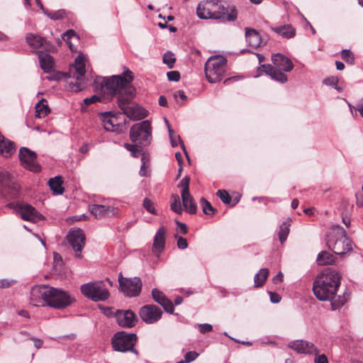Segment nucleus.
<instances>
[{
	"mask_svg": "<svg viewBox=\"0 0 363 363\" xmlns=\"http://www.w3.org/2000/svg\"><path fill=\"white\" fill-rule=\"evenodd\" d=\"M119 116V113L116 114L111 111L101 113L100 119L107 131L119 132L122 130L123 124Z\"/></svg>",
	"mask_w": 363,
	"mask_h": 363,
	"instance_id": "obj_14",
	"label": "nucleus"
},
{
	"mask_svg": "<svg viewBox=\"0 0 363 363\" xmlns=\"http://www.w3.org/2000/svg\"><path fill=\"white\" fill-rule=\"evenodd\" d=\"M38 58L41 69L46 73L50 72L54 67L53 57L48 54L40 52Z\"/></svg>",
	"mask_w": 363,
	"mask_h": 363,
	"instance_id": "obj_28",
	"label": "nucleus"
},
{
	"mask_svg": "<svg viewBox=\"0 0 363 363\" xmlns=\"http://www.w3.org/2000/svg\"><path fill=\"white\" fill-rule=\"evenodd\" d=\"M340 229L341 237L334 242L333 250L337 255H343L352 250L353 242L347 237L346 231L342 228H340Z\"/></svg>",
	"mask_w": 363,
	"mask_h": 363,
	"instance_id": "obj_16",
	"label": "nucleus"
},
{
	"mask_svg": "<svg viewBox=\"0 0 363 363\" xmlns=\"http://www.w3.org/2000/svg\"><path fill=\"white\" fill-rule=\"evenodd\" d=\"M121 291L128 297H136L140 295L142 289V281L139 277H123L120 274L118 277Z\"/></svg>",
	"mask_w": 363,
	"mask_h": 363,
	"instance_id": "obj_11",
	"label": "nucleus"
},
{
	"mask_svg": "<svg viewBox=\"0 0 363 363\" xmlns=\"http://www.w3.org/2000/svg\"><path fill=\"white\" fill-rule=\"evenodd\" d=\"M198 327L201 333H208L213 330L212 325L208 323L199 324Z\"/></svg>",
	"mask_w": 363,
	"mask_h": 363,
	"instance_id": "obj_54",
	"label": "nucleus"
},
{
	"mask_svg": "<svg viewBox=\"0 0 363 363\" xmlns=\"http://www.w3.org/2000/svg\"><path fill=\"white\" fill-rule=\"evenodd\" d=\"M114 315L118 324L122 327L131 328L137 321L136 315L130 310H116Z\"/></svg>",
	"mask_w": 363,
	"mask_h": 363,
	"instance_id": "obj_20",
	"label": "nucleus"
},
{
	"mask_svg": "<svg viewBox=\"0 0 363 363\" xmlns=\"http://www.w3.org/2000/svg\"><path fill=\"white\" fill-rule=\"evenodd\" d=\"M171 209L178 213L182 214L183 210L182 208L180 198L177 194H172L171 196Z\"/></svg>",
	"mask_w": 363,
	"mask_h": 363,
	"instance_id": "obj_39",
	"label": "nucleus"
},
{
	"mask_svg": "<svg viewBox=\"0 0 363 363\" xmlns=\"http://www.w3.org/2000/svg\"><path fill=\"white\" fill-rule=\"evenodd\" d=\"M216 194L225 204H228L231 201V197L225 190L220 189L217 191Z\"/></svg>",
	"mask_w": 363,
	"mask_h": 363,
	"instance_id": "obj_45",
	"label": "nucleus"
},
{
	"mask_svg": "<svg viewBox=\"0 0 363 363\" xmlns=\"http://www.w3.org/2000/svg\"><path fill=\"white\" fill-rule=\"evenodd\" d=\"M198 356L199 354L196 352H188L184 356V362L186 363L191 362L194 361Z\"/></svg>",
	"mask_w": 363,
	"mask_h": 363,
	"instance_id": "obj_50",
	"label": "nucleus"
},
{
	"mask_svg": "<svg viewBox=\"0 0 363 363\" xmlns=\"http://www.w3.org/2000/svg\"><path fill=\"white\" fill-rule=\"evenodd\" d=\"M201 205L203 208V212L206 215H213L216 212V208L213 207L209 201L205 198H201L200 200Z\"/></svg>",
	"mask_w": 363,
	"mask_h": 363,
	"instance_id": "obj_41",
	"label": "nucleus"
},
{
	"mask_svg": "<svg viewBox=\"0 0 363 363\" xmlns=\"http://www.w3.org/2000/svg\"><path fill=\"white\" fill-rule=\"evenodd\" d=\"M67 240L76 252V257H81V252L84 247L86 237L82 230L72 229L67 235Z\"/></svg>",
	"mask_w": 363,
	"mask_h": 363,
	"instance_id": "obj_13",
	"label": "nucleus"
},
{
	"mask_svg": "<svg viewBox=\"0 0 363 363\" xmlns=\"http://www.w3.org/2000/svg\"><path fill=\"white\" fill-rule=\"evenodd\" d=\"M33 342H34V346L37 348V349H40L42 345H43V341L41 340H39V339H33Z\"/></svg>",
	"mask_w": 363,
	"mask_h": 363,
	"instance_id": "obj_63",
	"label": "nucleus"
},
{
	"mask_svg": "<svg viewBox=\"0 0 363 363\" xmlns=\"http://www.w3.org/2000/svg\"><path fill=\"white\" fill-rule=\"evenodd\" d=\"M63 181L62 177L60 176L55 177L54 178L50 179L48 184L50 189L53 191L54 194H62L64 192V188L62 186Z\"/></svg>",
	"mask_w": 363,
	"mask_h": 363,
	"instance_id": "obj_34",
	"label": "nucleus"
},
{
	"mask_svg": "<svg viewBox=\"0 0 363 363\" xmlns=\"http://www.w3.org/2000/svg\"><path fill=\"white\" fill-rule=\"evenodd\" d=\"M158 103L161 106H167V100L164 96H160L158 100Z\"/></svg>",
	"mask_w": 363,
	"mask_h": 363,
	"instance_id": "obj_59",
	"label": "nucleus"
},
{
	"mask_svg": "<svg viewBox=\"0 0 363 363\" xmlns=\"http://www.w3.org/2000/svg\"><path fill=\"white\" fill-rule=\"evenodd\" d=\"M21 164L26 169L38 172L40 170V165L36 162V154L27 147H21L19 150Z\"/></svg>",
	"mask_w": 363,
	"mask_h": 363,
	"instance_id": "obj_12",
	"label": "nucleus"
},
{
	"mask_svg": "<svg viewBox=\"0 0 363 363\" xmlns=\"http://www.w3.org/2000/svg\"><path fill=\"white\" fill-rule=\"evenodd\" d=\"M15 283L14 280L0 279V288H9Z\"/></svg>",
	"mask_w": 363,
	"mask_h": 363,
	"instance_id": "obj_57",
	"label": "nucleus"
},
{
	"mask_svg": "<svg viewBox=\"0 0 363 363\" xmlns=\"http://www.w3.org/2000/svg\"><path fill=\"white\" fill-rule=\"evenodd\" d=\"M130 138L140 146L149 145L152 139L150 122L146 120L134 124L130 130Z\"/></svg>",
	"mask_w": 363,
	"mask_h": 363,
	"instance_id": "obj_5",
	"label": "nucleus"
},
{
	"mask_svg": "<svg viewBox=\"0 0 363 363\" xmlns=\"http://www.w3.org/2000/svg\"><path fill=\"white\" fill-rule=\"evenodd\" d=\"M100 97L96 95H93L91 97H88L84 99V104L86 106H89L91 104L96 103L98 101H100Z\"/></svg>",
	"mask_w": 363,
	"mask_h": 363,
	"instance_id": "obj_52",
	"label": "nucleus"
},
{
	"mask_svg": "<svg viewBox=\"0 0 363 363\" xmlns=\"http://www.w3.org/2000/svg\"><path fill=\"white\" fill-rule=\"evenodd\" d=\"M196 14L201 19L222 20L223 22L235 21L238 13L235 7L226 9L218 0H205L196 8Z\"/></svg>",
	"mask_w": 363,
	"mask_h": 363,
	"instance_id": "obj_3",
	"label": "nucleus"
},
{
	"mask_svg": "<svg viewBox=\"0 0 363 363\" xmlns=\"http://www.w3.org/2000/svg\"><path fill=\"white\" fill-rule=\"evenodd\" d=\"M340 282V274L332 269H327L318 274L313 281L314 295L320 301H330L333 311L340 308L347 301L345 294L336 296Z\"/></svg>",
	"mask_w": 363,
	"mask_h": 363,
	"instance_id": "obj_1",
	"label": "nucleus"
},
{
	"mask_svg": "<svg viewBox=\"0 0 363 363\" xmlns=\"http://www.w3.org/2000/svg\"><path fill=\"white\" fill-rule=\"evenodd\" d=\"M272 61L276 67L275 68L278 69L290 72L294 68L291 60L281 54L277 53L274 55L272 56Z\"/></svg>",
	"mask_w": 363,
	"mask_h": 363,
	"instance_id": "obj_23",
	"label": "nucleus"
},
{
	"mask_svg": "<svg viewBox=\"0 0 363 363\" xmlns=\"http://www.w3.org/2000/svg\"><path fill=\"white\" fill-rule=\"evenodd\" d=\"M165 235L166 229L164 227H161L155 235L153 245L159 252L162 251L164 247Z\"/></svg>",
	"mask_w": 363,
	"mask_h": 363,
	"instance_id": "obj_31",
	"label": "nucleus"
},
{
	"mask_svg": "<svg viewBox=\"0 0 363 363\" xmlns=\"http://www.w3.org/2000/svg\"><path fill=\"white\" fill-rule=\"evenodd\" d=\"M152 296L155 301L160 303L167 313H173L174 307L172 302L162 291L154 289L152 291Z\"/></svg>",
	"mask_w": 363,
	"mask_h": 363,
	"instance_id": "obj_22",
	"label": "nucleus"
},
{
	"mask_svg": "<svg viewBox=\"0 0 363 363\" xmlns=\"http://www.w3.org/2000/svg\"><path fill=\"white\" fill-rule=\"evenodd\" d=\"M337 82H338L337 77H334V76L328 77L323 80V83L325 84L328 85V86H335V89H337V90H340V89L337 86Z\"/></svg>",
	"mask_w": 363,
	"mask_h": 363,
	"instance_id": "obj_49",
	"label": "nucleus"
},
{
	"mask_svg": "<svg viewBox=\"0 0 363 363\" xmlns=\"http://www.w3.org/2000/svg\"><path fill=\"white\" fill-rule=\"evenodd\" d=\"M134 74L128 67H123L122 74L113 75L111 77H96L95 84H99L101 88L105 87L111 96H117L118 102L126 96H132L136 92L132 82Z\"/></svg>",
	"mask_w": 363,
	"mask_h": 363,
	"instance_id": "obj_2",
	"label": "nucleus"
},
{
	"mask_svg": "<svg viewBox=\"0 0 363 363\" xmlns=\"http://www.w3.org/2000/svg\"><path fill=\"white\" fill-rule=\"evenodd\" d=\"M26 43L34 49L44 48L46 40L40 35L29 33L26 37Z\"/></svg>",
	"mask_w": 363,
	"mask_h": 363,
	"instance_id": "obj_30",
	"label": "nucleus"
},
{
	"mask_svg": "<svg viewBox=\"0 0 363 363\" xmlns=\"http://www.w3.org/2000/svg\"><path fill=\"white\" fill-rule=\"evenodd\" d=\"M75 301V298L62 289L48 287L46 305L56 308L64 309Z\"/></svg>",
	"mask_w": 363,
	"mask_h": 363,
	"instance_id": "obj_6",
	"label": "nucleus"
},
{
	"mask_svg": "<svg viewBox=\"0 0 363 363\" xmlns=\"http://www.w3.org/2000/svg\"><path fill=\"white\" fill-rule=\"evenodd\" d=\"M48 287L46 286H35L30 290V303L34 306L46 305Z\"/></svg>",
	"mask_w": 363,
	"mask_h": 363,
	"instance_id": "obj_18",
	"label": "nucleus"
},
{
	"mask_svg": "<svg viewBox=\"0 0 363 363\" xmlns=\"http://www.w3.org/2000/svg\"><path fill=\"white\" fill-rule=\"evenodd\" d=\"M81 292L94 301H104L108 298L110 294L104 281H94L82 284Z\"/></svg>",
	"mask_w": 363,
	"mask_h": 363,
	"instance_id": "obj_9",
	"label": "nucleus"
},
{
	"mask_svg": "<svg viewBox=\"0 0 363 363\" xmlns=\"http://www.w3.org/2000/svg\"><path fill=\"white\" fill-rule=\"evenodd\" d=\"M143 207L150 213L153 215H157L156 210L154 206V203L149 199L148 198H145L143 201Z\"/></svg>",
	"mask_w": 363,
	"mask_h": 363,
	"instance_id": "obj_44",
	"label": "nucleus"
},
{
	"mask_svg": "<svg viewBox=\"0 0 363 363\" xmlns=\"http://www.w3.org/2000/svg\"><path fill=\"white\" fill-rule=\"evenodd\" d=\"M315 359H314V363H328V357L325 354H319V352H318V354H315Z\"/></svg>",
	"mask_w": 363,
	"mask_h": 363,
	"instance_id": "obj_53",
	"label": "nucleus"
},
{
	"mask_svg": "<svg viewBox=\"0 0 363 363\" xmlns=\"http://www.w3.org/2000/svg\"><path fill=\"white\" fill-rule=\"evenodd\" d=\"M341 57L346 62L352 64L354 62L353 54L350 50H343L341 52Z\"/></svg>",
	"mask_w": 363,
	"mask_h": 363,
	"instance_id": "obj_46",
	"label": "nucleus"
},
{
	"mask_svg": "<svg viewBox=\"0 0 363 363\" xmlns=\"http://www.w3.org/2000/svg\"><path fill=\"white\" fill-rule=\"evenodd\" d=\"M273 31L285 38H291L296 35V30L291 25L272 28Z\"/></svg>",
	"mask_w": 363,
	"mask_h": 363,
	"instance_id": "obj_33",
	"label": "nucleus"
},
{
	"mask_svg": "<svg viewBox=\"0 0 363 363\" xmlns=\"http://www.w3.org/2000/svg\"><path fill=\"white\" fill-rule=\"evenodd\" d=\"M355 108L357 111H359L360 115L363 117V106L361 104H357Z\"/></svg>",
	"mask_w": 363,
	"mask_h": 363,
	"instance_id": "obj_64",
	"label": "nucleus"
},
{
	"mask_svg": "<svg viewBox=\"0 0 363 363\" xmlns=\"http://www.w3.org/2000/svg\"><path fill=\"white\" fill-rule=\"evenodd\" d=\"M262 67L264 72L269 75L272 79L281 83H284L287 81V76L284 74L281 70L273 67L270 65H263Z\"/></svg>",
	"mask_w": 363,
	"mask_h": 363,
	"instance_id": "obj_26",
	"label": "nucleus"
},
{
	"mask_svg": "<svg viewBox=\"0 0 363 363\" xmlns=\"http://www.w3.org/2000/svg\"><path fill=\"white\" fill-rule=\"evenodd\" d=\"M89 211L96 219L113 216L116 213L114 207L99 204H90Z\"/></svg>",
	"mask_w": 363,
	"mask_h": 363,
	"instance_id": "obj_21",
	"label": "nucleus"
},
{
	"mask_svg": "<svg viewBox=\"0 0 363 363\" xmlns=\"http://www.w3.org/2000/svg\"><path fill=\"white\" fill-rule=\"evenodd\" d=\"M289 347L299 354H318V349L313 343L303 340H296L289 343Z\"/></svg>",
	"mask_w": 363,
	"mask_h": 363,
	"instance_id": "obj_17",
	"label": "nucleus"
},
{
	"mask_svg": "<svg viewBox=\"0 0 363 363\" xmlns=\"http://www.w3.org/2000/svg\"><path fill=\"white\" fill-rule=\"evenodd\" d=\"M86 74L85 59L83 55H78L74 61L73 77L76 82H70L69 87L72 91L78 92L83 90L85 87L84 77Z\"/></svg>",
	"mask_w": 363,
	"mask_h": 363,
	"instance_id": "obj_10",
	"label": "nucleus"
},
{
	"mask_svg": "<svg viewBox=\"0 0 363 363\" xmlns=\"http://www.w3.org/2000/svg\"><path fill=\"white\" fill-rule=\"evenodd\" d=\"M35 116L38 118H44L50 113V108L45 100L42 99L35 105Z\"/></svg>",
	"mask_w": 363,
	"mask_h": 363,
	"instance_id": "obj_36",
	"label": "nucleus"
},
{
	"mask_svg": "<svg viewBox=\"0 0 363 363\" xmlns=\"http://www.w3.org/2000/svg\"><path fill=\"white\" fill-rule=\"evenodd\" d=\"M177 247L182 250L187 248L188 242L186 239L183 237H179L177 239Z\"/></svg>",
	"mask_w": 363,
	"mask_h": 363,
	"instance_id": "obj_55",
	"label": "nucleus"
},
{
	"mask_svg": "<svg viewBox=\"0 0 363 363\" xmlns=\"http://www.w3.org/2000/svg\"><path fill=\"white\" fill-rule=\"evenodd\" d=\"M139 314L144 322L151 324L161 318L162 311L155 305H146L140 308Z\"/></svg>",
	"mask_w": 363,
	"mask_h": 363,
	"instance_id": "obj_15",
	"label": "nucleus"
},
{
	"mask_svg": "<svg viewBox=\"0 0 363 363\" xmlns=\"http://www.w3.org/2000/svg\"><path fill=\"white\" fill-rule=\"evenodd\" d=\"M137 341V335L134 333H128L124 331L116 333L111 339L113 348L121 352H131L138 354L134 346Z\"/></svg>",
	"mask_w": 363,
	"mask_h": 363,
	"instance_id": "obj_7",
	"label": "nucleus"
},
{
	"mask_svg": "<svg viewBox=\"0 0 363 363\" xmlns=\"http://www.w3.org/2000/svg\"><path fill=\"white\" fill-rule=\"evenodd\" d=\"M164 122L168 129L169 137L171 141V145L172 147H177L179 144L181 145V147L185 153L186 157L189 159L188 153L186 150L185 146L179 135H176L174 130L172 128L168 120L164 118Z\"/></svg>",
	"mask_w": 363,
	"mask_h": 363,
	"instance_id": "obj_27",
	"label": "nucleus"
},
{
	"mask_svg": "<svg viewBox=\"0 0 363 363\" xmlns=\"http://www.w3.org/2000/svg\"><path fill=\"white\" fill-rule=\"evenodd\" d=\"M124 147H125V149L127 150L130 152L131 155L134 157H139V155L141 154V152L143 151V149H142L143 146H140V145H139V144H136V143H134V144L125 143L124 145Z\"/></svg>",
	"mask_w": 363,
	"mask_h": 363,
	"instance_id": "obj_40",
	"label": "nucleus"
},
{
	"mask_svg": "<svg viewBox=\"0 0 363 363\" xmlns=\"http://www.w3.org/2000/svg\"><path fill=\"white\" fill-rule=\"evenodd\" d=\"M269 269L267 268L261 269L258 273H257L254 278L255 286H262L269 276Z\"/></svg>",
	"mask_w": 363,
	"mask_h": 363,
	"instance_id": "obj_37",
	"label": "nucleus"
},
{
	"mask_svg": "<svg viewBox=\"0 0 363 363\" xmlns=\"http://www.w3.org/2000/svg\"><path fill=\"white\" fill-rule=\"evenodd\" d=\"M135 96V92H133L131 96L129 95L125 98L121 96L118 105L128 118L131 120H140L147 116V111L138 104L132 101Z\"/></svg>",
	"mask_w": 363,
	"mask_h": 363,
	"instance_id": "obj_8",
	"label": "nucleus"
},
{
	"mask_svg": "<svg viewBox=\"0 0 363 363\" xmlns=\"http://www.w3.org/2000/svg\"><path fill=\"white\" fill-rule=\"evenodd\" d=\"M283 274L279 272L278 274L273 278V281L274 284H278L282 281Z\"/></svg>",
	"mask_w": 363,
	"mask_h": 363,
	"instance_id": "obj_61",
	"label": "nucleus"
},
{
	"mask_svg": "<svg viewBox=\"0 0 363 363\" xmlns=\"http://www.w3.org/2000/svg\"><path fill=\"white\" fill-rule=\"evenodd\" d=\"M175 60L174 55L172 52L168 51L164 54L163 62L166 64L169 69L174 67Z\"/></svg>",
	"mask_w": 363,
	"mask_h": 363,
	"instance_id": "obj_43",
	"label": "nucleus"
},
{
	"mask_svg": "<svg viewBox=\"0 0 363 363\" xmlns=\"http://www.w3.org/2000/svg\"><path fill=\"white\" fill-rule=\"evenodd\" d=\"M167 75L169 81L178 82L180 79V74L178 71L169 72Z\"/></svg>",
	"mask_w": 363,
	"mask_h": 363,
	"instance_id": "obj_51",
	"label": "nucleus"
},
{
	"mask_svg": "<svg viewBox=\"0 0 363 363\" xmlns=\"http://www.w3.org/2000/svg\"><path fill=\"white\" fill-rule=\"evenodd\" d=\"M183 206L185 211L190 214H194L197 211L196 203L193 196L189 194L182 196Z\"/></svg>",
	"mask_w": 363,
	"mask_h": 363,
	"instance_id": "obj_32",
	"label": "nucleus"
},
{
	"mask_svg": "<svg viewBox=\"0 0 363 363\" xmlns=\"http://www.w3.org/2000/svg\"><path fill=\"white\" fill-rule=\"evenodd\" d=\"M190 178L186 176L178 184V187L182 188L181 196L189 194Z\"/></svg>",
	"mask_w": 363,
	"mask_h": 363,
	"instance_id": "obj_42",
	"label": "nucleus"
},
{
	"mask_svg": "<svg viewBox=\"0 0 363 363\" xmlns=\"http://www.w3.org/2000/svg\"><path fill=\"white\" fill-rule=\"evenodd\" d=\"M76 36V33L73 30H69L66 33H65L62 38V39L68 44L69 48L72 50V45L71 43L69 42V40L72 38Z\"/></svg>",
	"mask_w": 363,
	"mask_h": 363,
	"instance_id": "obj_47",
	"label": "nucleus"
},
{
	"mask_svg": "<svg viewBox=\"0 0 363 363\" xmlns=\"http://www.w3.org/2000/svg\"><path fill=\"white\" fill-rule=\"evenodd\" d=\"M316 262L319 265L332 264L335 262V258L330 252L322 251L318 255Z\"/></svg>",
	"mask_w": 363,
	"mask_h": 363,
	"instance_id": "obj_35",
	"label": "nucleus"
},
{
	"mask_svg": "<svg viewBox=\"0 0 363 363\" xmlns=\"http://www.w3.org/2000/svg\"><path fill=\"white\" fill-rule=\"evenodd\" d=\"M0 183L5 187L17 190L18 185L16 183L15 179L12 174L7 171L0 172Z\"/></svg>",
	"mask_w": 363,
	"mask_h": 363,
	"instance_id": "obj_29",
	"label": "nucleus"
},
{
	"mask_svg": "<svg viewBox=\"0 0 363 363\" xmlns=\"http://www.w3.org/2000/svg\"><path fill=\"white\" fill-rule=\"evenodd\" d=\"M45 14L52 20H59L64 17L65 12L64 10H59L54 13H50L47 11V13Z\"/></svg>",
	"mask_w": 363,
	"mask_h": 363,
	"instance_id": "obj_48",
	"label": "nucleus"
},
{
	"mask_svg": "<svg viewBox=\"0 0 363 363\" xmlns=\"http://www.w3.org/2000/svg\"><path fill=\"white\" fill-rule=\"evenodd\" d=\"M176 223L177 225V230L178 232H179L180 233H182L184 235L186 234L188 230H187V227H186V225L184 223H181L179 221H176Z\"/></svg>",
	"mask_w": 363,
	"mask_h": 363,
	"instance_id": "obj_56",
	"label": "nucleus"
},
{
	"mask_svg": "<svg viewBox=\"0 0 363 363\" xmlns=\"http://www.w3.org/2000/svg\"><path fill=\"white\" fill-rule=\"evenodd\" d=\"M16 151V145L11 140L5 139L0 133V155L4 157H9Z\"/></svg>",
	"mask_w": 363,
	"mask_h": 363,
	"instance_id": "obj_25",
	"label": "nucleus"
},
{
	"mask_svg": "<svg viewBox=\"0 0 363 363\" xmlns=\"http://www.w3.org/2000/svg\"><path fill=\"white\" fill-rule=\"evenodd\" d=\"M291 225V220L288 219L286 221L284 222L280 226H279V239L281 242V243H284L289 233V227Z\"/></svg>",
	"mask_w": 363,
	"mask_h": 363,
	"instance_id": "obj_38",
	"label": "nucleus"
},
{
	"mask_svg": "<svg viewBox=\"0 0 363 363\" xmlns=\"http://www.w3.org/2000/svg\"><path fill=\"white\" fill-rule=\"evenodd\" d=\"M18 212L24 220L36 223L44 218L43 215L38 213L34 207L27 203L19 205Z\"/></svg>",
	"mask_w": 363,
	"mask_h": 363,
	"instance_id": "obj_19",
	"label": "nucleus"
},
{
	"mask_svg": "<svg viewBox=\"0 0 363 363\" xmlns=\"http://www.w3.org/2000/svg\"><path fill=\"white\" fill-rule=\"evenodd\" d=\"M269 294L270 296V301L272 303H277L280 302L281 296L278 294H277L275 292L269 291Z\"/></svg>",
	"mask_w": 363,
	"mask_h": 363,
	"instance_id": "obj_58",
	"label": "nucleus"
},
{
	"mask_svg": "<svg viewBox=\"0 0 363 363\" xmlns=\"http://www.w3.org/2000/svg\"><path fill=\"white\" fill-rule=\"evenodd\" d=\"M245 37L248 45L252 48H258L263 43L259 33L255 29L245 28Z\"/></svg>",
	"mask_w": 363,
	"mask_h": 363,
	"instance_id": "obj_24",
	"label": "nucleus"
},
{
	"mask_svg": "<svg viewBox=\"0 0 363 363\" xmlns=\"http://www.w3.org/2000/svg\"><path fill=\"white\" fill-rule=\"evenodd\" d=\"M147 166H145V164H142L139 172L140 176L145 177L147 175Z\"/></svg>",
	"mask_w": 363,
	"mask_h": 363,
	"instance_id": "obj_62",
	"label": "nucleus"
},
{
	"mask_svg": "<svg viewBox=\"0 0 363 363\" xmlns=\"http://www.w3.org/2000/svg\"><path fill=\"white\" fill-rule=\"evenodd\" d=\"M174 97L177 99L178 96L182 100H185L186 99V96L185 95L183 91L179 90L176 91L174 94Z\"/></svg>",
	"mask_w": 363,
	"mask_h": 363,
	"instance_id": "obj_60",
	"label": "nucleus"
},
{
	"mask_svg": "<svg viewBox=\"0 0 363 363\" xmlns=\"http://www.w3.org/2000/svg\"><path fill=\"white\" fill-rule=\"evenodd\" d=\"M226 59L216 55L208 58L205 65V73L210 83L219 82L225 72Z\"/></svg>",
	"mask_w": 363,
	"mask_h": 363,
	"instance_id": "obj_4",
	"label": "nucleus"
}]
</instances>
